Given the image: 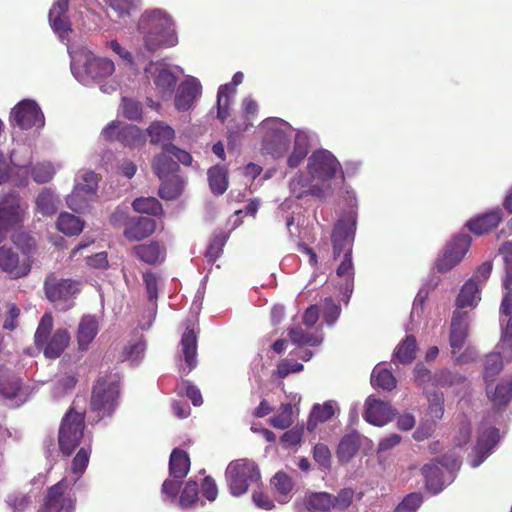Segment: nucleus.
Returning a JSON list of instances; mask_svg holds the SVG:
<instances>
[{
    "label": "nucleus",
    "instance_id": "obj_1",
    "mask_svg": "<svg viewBox=\"0 0 512 512\" xmlns=\"http://www.w3.org/2000/svg\"><path fill=\"white\" fill-rule=\"evenodd\" d=\"M71 57V72L74 78L83 85L97 83L104 93H112L117 90L118 83L110 81L102 84L103 81L112 76L115 71V64L106 57H98L85 47L77 50L69 49Z\"/></svg>",
    "mask_w": 512,
    "mask_h": 512
},
{
    "label": "nucleus",
    "instance_id": "obj_2",
    "mask_svg": "<svg viewBox=\"0 0 512 512\" xmlns=\"http://www.w3.org/2000/svg\"><path fill=\"white\" fill-rule=\"evenodd\" d=\"M356 231V213L350 211L342 216L336 223L332 233L334 259L343 254V258L336 270V274L342 279V289L347 298L353 291L354 265L352 249Z\"/></svg>",
    "mask_w": 512,
    "mask_h": 512
},
{
    "label": "nucleus",
    "instance_id": "obj_3",
    "mask_svg": "<svg viewBox=\"0 0 512 512\" xmlns=\"http://www.w3.org/2000/svg\"><path fill=\"white\" fill-rule=\"evenodd\" d=\"M137 32L149 52L175 46L178 42L173 19L160 8L147 9L141 14L137 22Z\"/></svg>",
    "mask_w": 512,
    "mask_h": 512
},
{
    "label": "nucleus",
    "instance_id": "obj_4",
    "mask_svg": "<svg viewBox=\"0 0 512 512\" xmlns=\"http://www.w3.org/2000/svg\"><path fill=\"white\" fill-rule=\"evenodd\" d=\"M501 339L497 351L489 354L485 362V379L489 380L503 368V361L512 360V300L507 294L500 306Z\"/></svg>",
    "mask_w": 512,
    "mask_h": 512
},
{
    "label": "nucleus",
    "instance_id": "obj_5",
    "mask_svg": "<svg viewBox=\"0 0 512 512\" xmlns=\"http://www.w3.org/2000/svg\"><path fill=\"white\" fill-rule=\"evenodd\" d=\"M120 380L117 374L100 377L93 386L90 399V412L98 422L111 417L119 405Z\"/></svg>",
    "mask_w": 512,
    "mask_h": 512
},
{
    "label": "nucleus",
    "instance_id": "obj_6",
    "mask_svg": "<svg viewBox=\"0 0 512 512\" xmlns=\"http://www.w3.org/2000/svg\"><path fill=\"white\" fill-rule=\"evenodd\" d=\"M306 169L313 181L327 186L328 196L332 193L331 181L337 176L343 175L340 162L326 149L314 151L307 160Z\"/></svg>",
    "mask_w": 512,
    "mask_h": 512
},
{
    "label": "nucleus",
    "instance_id": "obj_7",
    "mask_svg": "<svg viewBox=\"0 0 512 512\" xmlns=\"http://www.w3.org/2000/svg\"><path fill=\"white\" fill-rule=\"evenodd\" d=\"M53 327V318L49 313H45L35 332V344L43 349L45 357L58 358L66 349L70 342V334L64 328H58L51 336Z\"/></svg>",
    "mask_w": 512,
    "mask_h": 512
},
{
    "label": "nucleus",
    "instance_id": "obj_8",
    "mask_svg": "<svg viewBox=\"0 0 512 512\" xmlns=\"http://www.w3.org/2000/svg\"><path fill=\"white\" fill-rule=\"evenodd\" d=\"M225 478L230 493L239 497L245 494L249 487L260 481L261 475L257 465L249 459H237L229 463Z\"/></svg>",
    "mask_w": 512,
    "mask_h": 512
},
{
    "label": "nucleus",
    "instance_id": "obj_9",
    "mask_svg": "<svg viewBox=\"0 0 512 512\" xmlns=\"http://www.w3.org/2000/svg\"><path fill=\"white\" fill-rule=\"evenodd\" d=\"M261 129L264 131L263 149L275 158L281 157L290 145L291 125L280 118H269L262 122Z\"/></svg>",
    "mask_w": 512,
    "mask_h": 512
},
{
    "label": "nucleus",
    "instance_id": "obj_10",
    "mask_svg": "<svg viewBox=\"0 0 512 512\" xmlns=\"http://www.w3.org/2000/svg\"><path fill=\"white\" fill-rule=\"evenodd\" d=\"M460 466V459L453 454L445 456L440 462L424 465L422 474L425 478L427 489L432 494L441 492L445 485L450 484L454 480Z\"/></svg>",
    "mask_w": 512,
    "mask_h": 512
},
{
    "label": "nucleus",
    "instance_id": "obj_11",
    "mask_svg": "<svg viewBox=\"0 0 512 512\" xmlns=\"http://www.w3.org/2000/svg\"><path fill=\"white\" fill-rule=\"evenodd\" d=\"M144 71L148 82L163 99L172 95L178 80L177 72H183L180 67H172L163 60L149 62Z\"/></svg>",
    "mask_w": 512,
    "mask_h": 512
},
{
    "label": "nucleus",
    "instance_id": "obj_12",
    "mask_svg": "<svg viewBox=\"0 0 512 512\" xmlns=\"http://www.w3.org/2000/svg\"><path fill=\"white\" fill-rule=\"evenodd\" d=\"M98 180L92 171L79 173L73 191L67 196L68 207L78 213L85 212L96 198Z\"/></svg>",
    "mask_w": 512,
    "mask_h": 512
},
{
    "label": "nucleus",
    "instance_id": "obj_13",
    "mask_svg": "<svg viewBox=\"0 0 512 512\" xmlns=\"http://www.w3.org/2000/svg\"><path fill=\"white\" fill-rule=\"evenodd\" d=\"M190 470V459L188 454L180 449H174L169 460V478L162 484V496L164 501L175 502L183 478Z\"/></svg>",
    "mask_w": 512,
    "mask_h": 512
},
{
    "label": "nucleus",
    "instance_id": "obj_14",
    "mask_svg": "<svg viewBox=\"0 0 512 512\" xmlns=\"http://www.w3.org/2000/svg\"><path fill=\"white\" fill-rule=\"evenodd\" d=\"M84 414L70 409L63 417L59 428V447L63 454L69 455L80 444L84 436Z\"/></svg>",
    "mask_w": 512,
    "mask_h": 512
},
{
    "label": "nucleus",
    "instance_id": "obj_15",
    "mask_svg": "<svg viewBox=\"0 0 512 512\" xmlns=\"http://www.w3.org/2000/svg\"><path fill=\"white\" fill-rule=\"evenodd\" d=\"M47 298L60 310L73 306V298L80 291V283L71 279H59L50 275L44 282Z\"/></svg>",
    "mask_w": 512,
    "mask_h": 512
},
{
    "label": "nucleus",
    "instance_id": "obj_16",
    "mask_svg": "<svg viewBox=\"0 0 512 512\" xmlns=\"http://www.w3.org/2000/svg\"><path fill=\"white\" fill-rule=\"evenodd\" d=\"M28 205L22 202L16 193H9L0 198V234L20 227L25 220Z\"/></svg>",
    "mask_w": 512,
    "mask_h": 512
},
{
    "label": "nucleus",
    "instance_id": "obj_17",
    "mask_svg": "<svg viewBox=\"0 0 512 512\" xmlns=\"http://www.w3.org/2000/svg\"><path fill=\"white\" fill-rule=\"evenodd\" d=\"M71 491L68 478H63L48 490L40 512H73L75 499Z\"/></svg>",
    "mask_w": 512,
    "mask_h": 512
},
{
    "label": "nucleus",
    "instance_id": "obj_18",
    "mask_svg": "<svg viewBox=\"0 0 512 512\" xmlns=\"http://www.w3.org/2000/svg\"><path fill=\"white\" fill-rule=\"evenodd\" d=\"M471 244V237L468 234L455 236L445 247L443 253L436 262V268L439 272L445 273L458 265Z\"/></svg>",
    "mask_w": 512,
    "mask_h": 512
},
{
    "label": "nucleus",
    "instance_id": "obj_19",
    "mask_svg": "<svg viewBox=\"0 0 512 512\" xmlns=\"http://www.w3.org/2000/svg\"><path fill=\"white\" fill-rule=\"evenodd\" d=\"M10 120L21 129L42 128L45 124L44 115L33 100H23L11 111Z\"/></svg>",
    "mask_w": 512,
    "mask_h": 512
},
{
    "label": "nucleus",
    "instance_id": "obj_20",
    "mask_svg": "<svg viewBox=\"0 0 512 512\" xmlns=\"http://www.w3.org/2000/svg\"><path fill=\"white\" fill-rule=\"evenodd\" d=\"M290 194L296 199H304L308 196L323 200L328 197L327 186L313 181L311 176L303 172L295 173L288 182Z\"/></svg>",
    "mask_w": 512,
    "mask_h": 512
},
{
    "label": "nucleus",
    "instance_id": "obj_21",
    "mask_svg": "<svg viewBox=\"0 0 512 512\" xmlns=\"http://www.w3.org/2000/svg\"><path fill=\"white\" fill-rule=\"evenodd\" d=\"M470 314L466 311L455 310L451 320L449 343L453 355H456L465 344L468 337Z\"/></svg>",
    "mask_w": 512,
    "mask_h": 512
},
{
    "label": "nucleus",
    "instance_id": "obj_22",
    "mask_svg": "<svg viewBox=\"0 0 512 512\" xmlns=\"http://www.w3.org/2000/svg\"><path fill=\"white\" fill-rule=\"evenodd\" d=\"M202 86L200 81L188 76L178 87L175 96V108L178 111H188L201 96Z\"/></svg>",
    "mask_w": 512,
    "mask_h": 512
},
{
    "label": "nucleus",
    "instance_id": "obj_23",
    "mask_svg": "<svg viewBox=\"0 0 512 512\" xmlns=\"http://www.w3.org/2000/svg\"><path fill=\"white\" fill-rule=\"evenodd\" d=\"M394 414L395 411L388 402L372 396L367 398L364 419L370 424L384 426L392 420Z\"/></svg>",
    "mask_w": 512,
    "mask_h": 512
},
{
    "label": "nucleus",
    "instance_id": "obj_24",
    "mask_svg": "<svg viewBox=\"0 0 512 512\" xmlns=\"http://www.w3.org/2000/svg\"><path fill=\"white\" fill-rule=\"evenodd\" d=\"M69 0H56L49 11V22L54 33L64 42L68 40L71 25L66 16Z\"/></svg>",
    "mask_w": 512,
    "mask_h": 512
},
{
    "label": "nucleus",
    "instance_id": "obj_25",
    "mask_svg": "<svg viewBox=\"0 0 512 512\" xmlns=\"http://www.w3.org/2000/svg\"><path fill=\"white\" fill-rule=\"evenodd\" d=\"M288 336L292 344L299 348L318 347L324 340L323 332L319 327L307 328L300 324L291 327Z\"/></svg>",
    "mask_w": 512,
    "mask_h": 512
},
{
    "label": "nucleus",
    "instance_id": "obj_26",
    "mask_svg": "<svg viewBox=\"0 0 512 512\" xmlns=\"http://www.w3.org/2000/svg\"><path fill=\"white\" fill-rule=\"evenodd\" d=\"M0 395H2L10 406L18 407L28 399V390L23 387L21 380L17 377H0Z\"/></svg>",
    "mask_w": 512,
    "mask_h": 512
},
{
    "label": "nucleus",
    "instance_id": "obj_27",
    "mask_svg": "<svg viewBox=\"0 0 512 512\" xmlns=\"http://www.w3.org/2000/svg\"><path fill=\"white\" fill-rule=\"evenodd\" d=\"M498 438L499 434L496 428H488L479 435L470 460V465L473 468L478 467L488 457Z\"/></svg>",
    "mask_w": 512,
    "mask_h": 512
},
{
    "label": "nucleus",
    "instance_id": "obj_28",
    "mask_svg": "<svg viewBox=\"0 0 512 512\" xmlns=\"http://www.w3.org/2000/svg\"><path fill=\"white\" fill-rule=\"evenodd\" d=\"M0 269L17 279L28 275L30 265L20 261L18 254L11 248L0 247Z\"/></svg>",
    "mask_w": 512,
    "mask_h": 512
},
{
    "label": "nucleus",
    "instance_id": "obj_29",
    "mask_svg": "<svg viewBox=\"0 0 512 512\" xmlns=\"http://www.w3.org/2000/svg\"><path fill=\"white\" fill-rule=\"evenodd\" d=\"M183 362L180 370L188 374L197 365V338L193 328L187 327L181 338Z\"/></svg>",
    "mask_w": 512,
    "mask_h": 512
},
{
    "label": "nucleus",
    "instance_id": "obj_30",
    "mask_svg": "<svg viewBox=\"0 0 512 512\" xmlns=\"http://www.w3.org/2000/svg\"><path fill=\"white\" fill-rule=\"evenodd\" d=\"M161 278L154 272L147 271L143 274V282L147 294V300L149 303V321L147 323L142 322V330H147L152 326L157 314V299H158V287Z\"/></svg>",
    "mask_w": 512,
    "mask_h": 512
},
{
    "label": "nucleus",
    "instance_id": "obj_31",
    "mask_svg": "<svg viewBox=\"0 0 512 512\" xmlns=\"http://www.w3.org/2000/svg\"><path fill=\"white\" fill-rule=\"evenodd\" d=\"M156 228L152 218L138 216L131 218L124 229V236L130 241H140L151 235Z\"/></svg>",
    "mask_w": 512,
    "mask_h": 512
},
{
    "label": "nucleus",
    "instance_id": "obj_32",
    "mask_svg": "<svg viewBox=\"0 0 512 512\" xmlns=\"http://www.w3.org/2000/svg\"><path fill=\"white\" fill-rule=\"evenodd\" d=\"M502 218V209L495 208L483 215L478 216L475 219L468 221L466 226L474 234L482 235L497 227L498 224L502 221Z\"/></svg>",
    "mask_w": 512,
    "mask_h": 512
},
{
    "label": "nucleus",
    "instance_id": "obj_33",
    "mask_svg": "<svg viewBox=\"0 0 512 512\" xmlns=\"http://www.w3.org/2000/svg\"><path fill=\"white\" fill-rule=\"evenodd\" d=\"M365 441H367V438L363 437L358 432H351L343 436L337 449L339 462L348 463L357 454L359 448Z\"/></svg>",
    "mask_w": 512,
    "mask_h": 512
},
{
    "label": "nucleus",
    "instance_id": "obj_34",
    "mask_svg": "<svg viewBox=\"0 0 512 512\" xmlns=\"http://www.w3.org/2000/svg\"><path fill=\"white\" fill-rule=\"evenodd\" d=\"M99 331V320L93 315H84L78 325L77 342L81 350H86Z\"/></svg>",
    "mask_w": 512,
    "mask_h": 512
},
{
    "label": "nucleus",
    "instance_id": "obj_35",
    "mask_svg": "<svg viewBox=\"0 0 512 512\" xmlns=\"http://www.w3.org/2000/svg\"><path fill=\"white\" fill-rule=\"evenodd\" d=\"M244 75L242 72H236L232 77L230 84H225L219 87L217 93V117L224 122L228 116L229 96L234 94V87L241 84Z\"/></svg>",
    "mask_w": 512,
    "mask_h": 512
},
{
    "label": "nucleus",
    "instance_id": "obj_36",
    "mask_svg": "<svg viewBox=\"0 0 512 512\" xmlns=\"http://www.w3.org/2000/svg\"><path fill=\"white\" fill-rule=\"evenodd\" d=\"M480 289L481 287L474 282V279L466 281L457 296L456 310L461 311L463 308L476 307L481 300Z\"/></svg>",
    "mask_w": 512,
    "mask_h": 512
},
{
    "label": "nucleus",
    "instance_id": "obj_37",
    "mask_svg": "<svg viewBox=\"0 0 512 512\" xmlns=\"http://www.w3.org/2000/svg\"><path fill=\"white\" fill-rule=\"evenodd\" d=\"M135 255L143 262L153 265L165 259V248L158 242L136 245L133 248Z\"/></svg>",
    "mask_w": 512,
    "mask_h": 512
},
{
    "label": "nucleus",
    "instance_id": "obj_38",
    "mask_svg": "<svg viewBox=\"0 0 512 512\" xmlns=\"http://www.w3.org/2000/svg\"><path fill=\"white\" fill-rule=\"evenodd\" d=\"M208 183L211 192L214 195H222L226 192L229 180H228V170L223 165H215L211 167L208 172Z\"/></svg>",
    "mask_w": 512,
    "mask_h": 512
},
{
    "label": "nucleus",
    "instance_id": "obj_39",
    "mask_svg": "<svg viewBox=\"0 0 512 512\" xmlns=\"http://www.w3.org/2000/svg\"><path fill=\"white\" fill-rule=\"evenodd\" d=\"M35 204L36 212L48 217L56 213L60 200L53 191L45 188L38 194Z\"/></svg>",
    "mask_w": 512,
    "mask_h": 512
},
{
    "label": "nucleus",
    "instance_id": "obj_40",
    "mask_svg": "<svg viewBox=\"0 0 512 512\" xmlns=\"http://www.w3.org/2000/svg\"><path fill=\"white\" fill-rule=\"evenodd\" d=\"M147 131L151 142L161 144L164 150H166L167 146L172 145L170 142L175 136V131L169 125L156 121L149 126Z\"/></svg>",
    "mask_w": 512,
    "mask_h": 512
},
{
    "label": "nucleus",
    "instance_id": "obj_41",
    "mask_svg": "<svg viewBox=\"0 0 512 512\" xmlns=\"http://www.w3.org/2000/svg\"><path fill=\"white\" fill-rule=\"evenodd\" d=\"M271 485L277 494V500L279 503L284 504L290 500L294 483L291 477H289L286 473H276L271 479Z\"/></svg>",
    "mask_w": 512,
    "mask_h": 512
},
{
    "label": "nucleus",
    "instance_id": "obj_42",
    "mask_svg": "<svg viewBox=\"0 0 512 512\" xmlns=\"http://www.w3.org/2000/svg\"><path fill=\"white\" fill-rule=\"evenodd\" d=\"M166 150L163 153L157 155L153 161V170L159 179L167 178L178 169V163L172 158Z\"/></svg>",
    "mask_w": 512,
    "mask_h": 512
},
{
    "label": "nucleus",
    "instance_id": "obj_43",
    "mask_svg": "<svg viewBox=\"0 0 512 512\" xmlns=\"http://www.w3.org/2000/svg\"><path fill=\"white\" fill-rule=\"evenodd\" d=\"M56 227L60 232L68 236H74L82 232L84 223L79 217L64 212L59 215Z\"/></svg>",
    "mask_w": 512,
    "mask_h": 512
},
{
    "label": "nucleus",
    "instance_id": "obj_44",
    "mask_svg": "<svg viewBox=\"0 0 512 512\" xmlns=\"http://www.w3.org/2000/svg\"><path fill=\"white\" fill-rule=\"evenodd\" d=\"M335 406L336 403L333 401H327L323 405H314L307 423V429L312 431L317 422H325L329 420L335 413Z\"/></svg>",
    "mask_w": 512,
    "mask_h": 512
},
{
    "label": "nucleus",
    "instance_id": "obj_45",
    "mask_svg": "<svg viewBox=\"0 0 512 512\" xmlns=\"http://www.w3.org/2000/svg\"><path fill=\"white\" fill-rule=\"evenodd\" d=\"M416 340L413 336H407L405 340L400 343L393 354V360L402 364L410 363L416 356Z\"/></svg>",
    "mask_w": 512,
    "mask_h": 512
},
{
    "label": "nucleus",
    "instance_id": "obj_46",
    "mask_svg": "<svg viewBox=\"0 0 512 512\" xmlns=\"http://www.w3.org/2000/svg\"><path fill=\"white\" fill-rule=\"evenodd\" d=\"M487 393L491 401L497 406L506 405L512 397V379L502 380L497 384L494 391L487 387Z\"/></svg>",
    "mask_w": 512,
    "mask_h": 512
},
{
    "label": "nucleus",
    "instance_id": "obj_47",
    "mask_svg": "<svg viewBox=\"0 0 512 512\" xmlns=\"http://www.w3.org/2000/svg\"><path fill=\"white\" fill-rule=\"evenodd\" d=\"M305 504L308 510L327 512L333 509L332 495L327 492L311 493L306 497Z\"/></svg>",
    "mask_w": 512,
    "mask_h": 512
},
{
    "label": "nucleus",
    "instance_id": "obj_48",
    "mask_svg": "<svg viewBox=\"0 0 512 512\" xmlns=\"http://www.w3.org/2000/svg\"><path fill=\"white\" fill-rule=\"evenodd\" d=\"M90 448L82 447L73 458L71 465V473L73 475L72 479L68 478V483H71V487L79 480V478L85 472L89 458H90Z\"/></svg>",
    "mask_w": 512,
    "mask_h": 512
},
{
    "label": "nucleus",
    "instance_id": "obj_49",
    "mask_svg": "<svg viewBox=\"0 0 512 512\" xmlns=\"http://www.w3.org/2000/svg\"><path fill=\"white\" fill-rule=\"evenodd\" d=\"M371 384L384 390H392L396 386V379L389 370L377 365L371 374Z\"/></svg>",
    "mask_w": 512,
    "mask_h": 512
},
{
    "label": "nucleus",
    "instance_id": "obj_50",
    "mask_svg": "<svg viewBox=\"0 0 512 512\" xmlns=\"http://www.w3.org/2000/svg\"><path fill=\"white\" fill-rule=\"evenodd\" d=\"M160 180L162 181V185L159 188V195L161 198L171 200L181 194L183 183L177 175H171Z\"/></svg>",
    "mask_w": 512,
    "mask_h": 512
},
{
    "label": "nucleus",
    "instance_id": "obj_51",
    "mask_svg": "<svg viewBox=\"0 0 512 512\" xmlns=\"http://www.w3.org/2000/svg\"><path fill=\"white\" fill-rule=\"evenodd\" d=\"M294 423V410L291 403L280 406L278 413L270 418V424L276 429H287Z\"/></svg>",
    "mask_w": 512,
    "mask_h": 512
},
{
    "label": "nucleus",
    "instance_id": "obj_52",
    "mask_svg": "<svg viewBox=\"0 0 512 512\" xmlns=\"http://www.w3.org/2000/svg\"><path fill=\"white\" fill-rule=\"evenodd\" d=\"M119 142L125 146L135 147L144 142L142 131L135 125L123 123L122 131H119Z\"/></svg>",
    "mask_w": 512,
    "mask_h": 512
},
{
    "label": "nucleus",
    "instance_id": "obj_53",
    "mask_svg": "<svg viewBox=\"0 0 512 512\" xmlns=\"http://www.w3.org/2000/svg\"><path fill=\"white\" fill-rule=\"evenodd\" d=\"M199 500V486L194 480H188L179 497V506L181 508H190Z\"/></svg>",
    "mask_w": 512,
    "mask_h": 512
},
{
    "label": "nucleus",
    "instance_id": "obj_54",
    "mask_svg": "<svg viewBox=\"0 0 512 512\" xmlns=\"http://www.w3.org/2000/svg\"><path fill=\"white\" fill-rule=\"evenodd\" d=\"M145 349L146 344L141 338L134 343H128L122 353L123 360L138 364L144 357Z\"/></svg>",
    "mask_w": 512,
    "mask_h": 512
},
{
    "label": "nucleus",
    "instance_id": "obj_55",
    "mask_svg": "<svg viewBox=\"0 0 512 512\" xmlns=\"http://www.w3.org/2000/svg\"><path fill=\"white\" fill-rule=\"evenodd\" d=\"M132 207L136 212L157 215L161 213L160 202L154 197H141L133 201Z\"/></svg>",
    "mask_w": 512,
    "mask_h": 512
},
{
    "label": "nucleus",
    "instance_id": "obj_56",
    "mask_svg": "<svg viewBox=\"0 0 512 512\" xmlns=\"http://www.w3.org/2000/svg\"><path fill=\"white\" fill-rule=\"evenodd\" d=\"M428 409L427 414L430 419L435 422L440 420L444 415V397L442 393H432L427 395Z\"/></svg>",
    "mask_w": 512,
    "mask_h": 512
},
{
    "label": "nucleus",
    "instance_id": "obj_57",
    "mask_svg": "<svg viewBox=\"0 0 512 512\" xmlns=\"http://www.w3.org/2000/svg\"><path fill=\"white\" fill-rule=\"evenodd\" d=\"M502 253L504 254V261H505V277L503 279V287L506 290V293L504 294L503 298L509 294L510 298L512 300L511 290L510 286L512 284V241L506 242L502 248Z\"/></svg>",
    "mask_w": 512,
    "mask_h": 512
},
{
    "label": "nucleus",
    "instance_id": "obj_58",
    "mask_svg": "<svg viewBox=\"0 0 512 512\" xmlns=\"http://www.w3.org/2000/svg\"><path fill=\"white\" fill-rule=\"evenodd\" d=\"M176 391L180 396H187L194 406H200L203 403L200 390L187 380H183L178 383Z\"/></svg>",
    "mask_w": 512,
    "mask_h": 512
},
{
    "label": "nucleus",
    "instance_id": "obj_59",
    "mask_svg": "<svg viewBox=\"0 0 512 512\" xmlns=\"http://www.w3.org/2000/svg\"><path fill=\"white\" fill-rule=\"evenodd\" d=\"M107 46L119 56V58L124 62V64L131 69L132 71H138V65L135 60L133 54L121 46V44L117 40H111L107 43Z\"/></svg>",
    "mask_w": 512,
    "mask_h": 512
},
{
    "label": "nucleus",
    "instance_id": "obj_60",
    "mask_svg": "<svg viewBox=\"0 0 512 512\" xmlns=\"http://www.w3.org/2000/svg\"><path fill=\"white\" fill-rule=\"evenodd\" d=\"M294 205H295L294 200L287 198L279 205V207L276 211L277 221H279V222L285 221L287 230L290 234H292L291 227L294 224V216H293V212H291Z\"/></svg>",
    "mask_w": 512,
    "mask_h": 512
},
{
    "label": "nucleus",
    "instance_id": "obj_61",
    "mask_svg": "<svg viewBox=\"0 0 512 512\" xmlns=\"http://www.w3.org/2000/svg\"><path fill=\"white\" fill-rule=\"evenodd\" d=\"M227 238L228 236L225 233H219L213 237L206 252L208 262L213 263L219 258Z\"/></svg>",
    "mask_w": 512,
    "mask_h": 512
},
{
    "label": "nucleus",
    "instance_id": "obj_62",
    "mask_svg": "<svg viewBox=\"0 0 512 512\" xmlns=\"http://www.w3.org/2000/svg\"><path fill=\"white\" fill-rule=\"evenodd\" d=\"M77 379L74 375H65L58 379L52 389L54 398L59 399L70 392L76 385Z\"/></svg>",
    "mask_w": 512,
    "mask_h": 512
},
{
    "label": "nucleus",
    "instance_id": "obj_63",
    "mask_svg": "<svg viewBox=\"0 0 512 512\" xmlns=\"http://www.w3.org/2000/svg\"><path fill=\"white\" fill-rule=\"evenodd\" d=\"M55 173V168L49 162L38 163L32 168V177L37 183L50 181Z\"/></svg>",
    "mask_w": 512,
    "mask_h": 512
},
{
    "label": "nucleus",
    "instance_id": "obj_64",
    "mask_svg": "<svg viewBox=\"0 0 512 512\" xmlns=\"http://www.w3.org/2000/svg\"><path fill=\"white\" fill-rule=\"evenodd\" d=\"M423 498L420 493L407 495L396 507V512H415L422 504Z\"/></svg>",
    "mask_w": 512,
    "mask_h": 512
}]
</instances>
